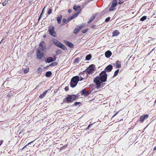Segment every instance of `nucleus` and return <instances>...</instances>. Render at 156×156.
Returning a JSON list of instances; mask_svg holds the SVG:
<instances>
[{
    "mask_svg": "<svg viewBox=\"0 0 156 156\" xmlns=\"http://www.w3.org/2000/svg\"><path fill=\"white\" fill-rule=\"evenodd\" d=\"M79 80V77L78 76H76L73 77L71 79L70 86L72 87H75L78 83Z\"/></svg>",
    "mask_w": 156,
    "mask_h": 156,
    "instance_id": "nucleus-1",
    "label": "nucleus"
},
{
    "mask_svg": "<svg viewBox=\"0 0 156 156\" xmlns=\"http://www.w3.org/2000/svg\"><path fill=\"white\" fill-rule=\"evenodd\" d=\"M94 82L97 85V87L99 88L103 87V83L100 79V77L98 76L94 78Z\"/></svg>",
    "mask_w": 156,
    "mask_h": 156,
    "instance_id": "nucleus-2",
    "label": "nucleus"
},
{
    "mask_svg": "<svg viewBox=\"0 0 156 156\" xmlns=\"http://www.w3.org/2000/svg\"><path fill=\"white\" fill-rule=\"evenodd\" d=\"M54 44L57 46L58 47L60 48L63 50H66V47L62 44L60 42L58 41V40L54 39L53 40Z\"/></svg>",
    "mask_w": 156,
    "mask_h": 156,
    "instance_id": "nucleus-3",
    "label": "nucleus"
},
{
    "mask_svg": "<svg viewBox=\"0 0 156 156\" xmlns=\"http://www.w3.org/2000/svg\"><path fill=\"white\" fill-rule=\"evenodd\" d=\"M100 79L102 82H105L106 81L107 78V74L105 71H102L100 74Z\"/></svg>",
    "mask_w": 156,
    "mask_h": 156,
    "instance_id": "nucleus-4",
    "label": "nucleus"
},
{
    "mask_svg": "<svg viewBox=\"0 0 156 156\" xmlns=\"http://www.w3.org/2000/svg\"><path fill=\"white\" fill-rule=\"evenodd\" d=\"M54 29V27L53 26H51L48 27V31L51 36L55 37L56 36V34Z\"/></svg>",
    "mask_w": 156,
    "mask_h": 156,
    "instance_id": "nucleus-5",
    "label": "nucleus"
},
{
    "mask_svg": "<svg viewBox=\"0 0 156 156\" xmlns=\"http://www.w3.org/2000/svg\"><path fill=\"white\" fill-rule=\"evenodd\" d=\"M94 70V69L92 65H90L88 67V68L86 69V71H85L84 72H86L87 75L90 74L92 73Z\"/></svg>",
    "mask_w": 156,
    "mask_h": 156,
    "instance_id": "nucleus-6",
    "label": "nucleus"
},
{
    "mask_svg": "<svg viewBox=\"0 0 156 156\" xmlns=\"http://www.w3.org/2000/svg\"><path fill=\"white\" fill-rule=\"evenodd\" d=\"M38 49L42 50L44 52L46 51L47 48L45 47V43L44 41H42L40 43Z\"/></svg>",
    "mask_w": 156,
    "mask_h": 156,
    "instance_id": "nucleus-7",
    "label": "nucleus"
},
{
    "mask_svg": "<svg viewBox=\"0 0 156 156\" xmlns=\"http://www.w3.org/2000/svg\"><path fill=\"white\" fill-rule=\"evenodd\" d=\"M42 50L40 49H37V58L38 59H41L43 56L44 52Z\"/></svg>",
    "mask_w": 156,
    "mask_h": 156,
    "instance_id": "nucleus-8",
    "label": "nucleus"
},
{
    "mask_svg": "<svg viewBox=\"0 0 156 156\" xmlns=\"http://www.w3.org/2000/svg\"><path fill=\"white\" fill-rule=\"evenodd\" d=\"M112 68V66L111 65H109L105 67L104 71H105V72H110L111 71Z\"/></svg>",
    "mask_w": 156,
    "mask_h": 156,
    "instance_id": "nucleus-9",
    "label": "nucleus"
},
{
    "mask_svg": "<svg viewBox=\"0 0 156 156\" xmlns=\"http://www.w3.org/2000/svg\"><path fill=\"white\" fill-rule=\"evenodd\" d=\"M148 117V115L146 114L144 115H142L140 117V121L142 122H143L144 121L147 119Z\"/></svg>",
    "mask_w": 156,
    "mask_h": 156,
    "instance_id": "nucleus-10",
    "label": "nucleus"
},
{
    "mask_svg": "<svg viewBox=\"0 0 156 156\" xmlns=\"http://www.w3.org/2000/svg\"><path fill=\"white\" fill-rule=\"evenodd\" d=\"M73 9L76 12H78V13H79L81 9H80V7L79 5H74L73 7Z\"/></svg>",
    "mask_w": 156,
    "mask_h": 156,
    "instance_id": "nucleus-11",
    "label": "nucleus"
},
{
    "mask_svg": "<svg viewBox=\"0 0 156 156\" xmlns=\"http://www.w3.org/2000/svg\"><path fill=\"white\" fill-rule=\"evenodd\" d=\"M65 44L68 46L70 48H73L74 46L71 43L68 41H65Z\"/></svg>",
    "mask_w": 156,
    "mask_h": 156,
    "instance_id": "nucleus-12",
    "label": "nucleus"
},
{
    "mask_svg": "<svg viewBox=\"0 0 156 156\" xmlns=\"http://www.w3.org/2000/svg\"><path fill=\"white\" fill-rule=\"evenodd\" d=\"M105 55L106 57L108 58L112 55V52L110 51H108L105 52Z\"/></svg>",
    "mask_w": 156,
    "mask_h": 156,
    "instance_id": "nucleus-13",
    "label": "nucleus"
},
{
    "mask_svg": "<svg viewBox=\"0 0 156 156\" xmlns=\"http://www.w3.org/2000/svg\"><path fill=\"white\" fill-rule=\"evenodd\" d=\"M119 32L117 30L114 31L112 32V36H117L119 34Z\"/></svg>",
    "mask_w": 156,
    "mask_h": 156,
    "instance_id": "nucleus-14",
    "label": "nucleus"
},
{
    "mask_svg": "<svg viewBox=\"0 0 156 156\" xmlns=\"http://www.w3.org/2000/svg\"><path fill=\"white\" fill-rule=\"evenodd\" d=\"M79 14V13H76L73 16H71L70 17H69V20L67 21L69 22L70 20H72L73 18H75Z\"/></svg>",
    "mask_w": 156,
    "mask_h": 156,
    "instance_id": "nucleus-15",
    "label": "nucleus"
},
{
    "mask_svg": "<svg viewBox=\"0 0 156 156\" xmlns=\"http://www.w3.org/2000/svg\"><path fill=\"white\" fill-rule=\"evenodd\" d=\"M117 1L116 0H114L112 2V5L111 6V8H113L115 7L117 5Z\"/></svg>",
    "mask_w": 156,
    "mask_h": 156,
    "instance_id": "nucleus-16",
    "label": "nucleus"
},
{
    "mask_svg": "<svg viewBox=\"0 0 156 156\" xmlns=\"http://www.w3.org/2000/svg\"><path fill=\"white\" fill-rule=\"evenodd\" d=\"M95 14L93 15L88 20L87 23H89L92 22L93 20L95 18Z\"/></svg>",
    "mask_w": 156,
    "mask_h": 156,
    "instance_id": "nucleus-17",
    "label": "nucleus"
},
{
    "mask_svg": "<svg viewBox=\"0 0 156 156\" xmlns=\"http://www.w3.org/2000/svg\"><path fill=\"white\" fill-rule=\"evenodd\" d=\"M48 90H46L45 91H44L42 94L39 96V97L40 98H44L45 96V95L46 94V93L48 92Z\"/></svg>",
    "mask_w": 156,
    "mask_h": 156,
    "instance_id": "nucleus-18",
    "label": "nucleus"
},
{
    "mask_svg": "<svg viewBox=\"0 0 156 156\" xmlns=\"http://www.w3.org/2000/svg\"><path fill=\"white\" fill-rule=\"evenodd\" d=\"M62 18V15H60V16H58L57 18V20L58 24H60L61 23Z\"/></svg>",
    "mask_w": 156,
    "mask_h": 156,
    "instance_id": "nucleus-19",
    "label": "nucleus"
},
{
    "mask_svg": "<svg viewBox=\"0 0 156 156\" xmlns=\"http://www.w3.org/2000/svg\"><path fill=\"white\" fill-rule=\"evenodd\" d=\"M54 61L53 58L51 57H49L47 58V61L48 62H53Z\"/></svg>",
    "mask_w": 156,
    "mask_h": 156,
    "instance_id": "nucleus-20",
    "label": "nucleus"
},
{
    "mask_svg": "<svg viewBox=\"0 0 156 156\" xmlns=\"http://www.w3.org/2000/svg\"><path fill=\"white\" fill-rule=\"evenodd\" d=\"M52 73L51 71H48L46 73L45 76L47 77H50Z\"/></svg>",
    "mask_w": 156,
    "mask_h": 156,
    "instance_id": "nucleus-21",
    "label": "nucleus"
},
{
    "mask_svg": "<svg viewBox=\"0 0 156 156\" xmlns=\"http://www.w3.org/2000/svg\"><path fill=\"white\" fill-rule=\"evenodd\" d=\"M72 101L75 100L76 98V95H70Z\"/></svg>",
    "mask_w": 156,
    "mask_h": 156,
    "instance_id": "nucleus-22",
    "label": "nucleus"
},
{
    "mask_svg": "<svg viewBox=\"0 0 156 156\" xmlns=\"http://www.w3.org/2000/svg\"><path fill=\"white\" fill-rule=\"evenodd\" d=\"M80 31V29H79L78 28L76 27L73 31V33L74 34H76Z\"/></svg>",
    "mask_w": 156,
    "mask_h": 156,
    "instance_id": "nucleus-23",
    "label": "nucleus"
},
{
    "mask_svg": "<svg viewBox=\"0 0 156 156\" xmlns=\"http://www.w3.org/2000/svg\"><path fill=\"white\" fill-rule=\"evenodd\" d=\"M116 63V66L117 68H119L121 67V64H120V62H119L118 61Z\"/></svg>",
    "mask_w": 156,
    "mask_h": 156,
    "instance_id": "nucleus-24",
    "label": "nucleus"
},
{
    "mask_svg": "<svg viewBox=\"0 0 156 156\" xmlns=\"http://www.w3.org/2000/svg\"><path fill=\"white\" fill-rule=\"evenodd\" d=\"M91 55H87V56H86V59L87 60H89L91 59Z\"/></svg>",
    "mask_w": 156,
    "mask_h": 156,
    "instance_id": "nucleus-25",
    "label": "nucleus"
},
{
    "mask_svg": "<svg viewBox=\"0 0 156 156\" xmlns=\"http://www.w3.org/2000/svg\"><path fill=\"white\" fill-rule=\"evenodd\" d=\"M69 19V18L67 20H66V19H63L62 20V22L63 23H64L63 24H66L68 23L69 22H68L67 21H68Z\"/></svg>",
    "mask_w": 156,
    "mask_h": 156,
    "instance_id": "nucleus-26",
    "label": "nucleus"
},
{
    "mask_svg": "<svg viewBox=\"0 0 156 156\" xmlns=\"http://www.w3.org/2000/svg\"><path fill=\"white\" fill-rule=\"evenodd\" d=\"M57 65V62H52L51 63L49 66H56Z\"/></svg>",
    "mask_w": 156,
    "mask_h": 156,
    "instance_id": "nucleus-27",
    "label": "nucleus"
},
{
    "mask_svg": "<svg viewBox=\"0 0 156 156\" xmlns=\"http://www.w3.org/2000/svg\"><path fill=\"white\" fill-rule=\"evenodd\" d=\"M71 99L70 95L66 98V100L68 102H71L72 101Z\"/></svg>",
    "mask_w": 156,
    "mask_h": 156,
    "instance_id": "nucleus-28",
    "label": "nucleus"
},
{
    "mask_svg": "<svg viewBox=\"0 0 156 156\" xmlns=\"http://www.w3.org/2000/svg\"><path fill=\"white\" fill-rule=\"evenodd\" d=\"M119 69H117V70H116L115 72L113 77L116 76L118 74V73H119Z\"/></svg>",
    "mask_w": 156,
    "mask_h": 156,
    "instance_id": "nucleus-29",
    "label": "nucleus"
},
{
    "mask_svg": "<svg viewBox=\"0 0 156 156\" xmlns=\"http://www.w3.org/2000/svg\"><path fill=\"white\" fill-rule=\"evenodd\" d=\"M8 0H5L2 3V4L3 6H5L8 3Z\"/></svg>",
    "mask_w": 156,
    "mask_h": 156,
    "instance_id": "nucleus-30",
    "label": "nucleus"
},
{
    "mask_svg": "<svg viewBox=\"0 0 156 156\" xmlns=\"http://www.w3.org/2000/svg\"><path fill=\"white\" fill-rule=\"evenodd\" d=\"M86 90V89H84L82 90V91H81V94L82 95H83V94L85 95V94Z\"/></svg>",
    "mask_w": 156,
    "mask_h": 156,
    "instance_id": "nucleus-31",
    "label": "nucleus"
},
{
    "mask_svg": "<svg viewBox=\"0 0 156 156\" xmlns=\"http://www.w3.org/2000/svg\"><path fill=\"white\" fill-rule=\"evenodd\" d=\"M147 18V16H144L142 17L140 19V20L144 21Z\"/></svg>",
    "mask_w": 156,
    "mask_h": 156,
    "instance_id": "nucleus-32",
    "label": "nucleus"
},
{
    "mask_svg": "<svg viewBox=\"0 0 156 156\" xmlns=\"http://www.w3.org/2000/svg\"><path fill=\"white\" fill-rule=\"evenodd\" d=\"M29 68H27L26 69H24V72L25 73H27L29 71Z\"/></svg>",
    "mask_w": 156,
    "mask_h": 156,
    "instance_id": "nucleus-33",
    "label": "nucleus"
},
{
    "mask_svg": "<svg viewBox=\"0 0 156 156\" xmlns=\"http://www.w3.org/2000/svg\"><path fill=\"white\" fill-rule=\"evenodd\" d=\"M41 69L40 67H39L37 70V72L38 73H39L41 72Z\"/></svg>",
    "mask_w": 156,
    "mask_h": 156,
    "instance_id": "nucleus-34",
    "label": "nucleus"
},
{
    "mask_svg": "<svg viewBox=\"0 0 156 156\" xmlns=\"http://www.w3.org/2000/svg\"><path fill=\"white\" fill-rule=\"evenodd\" d=\"M91 92V91L90 90H89L87 92L86 91V93H85V96H87L88 95V94H90Z\"/></svg>",
    "mask_w": 156,
    "mask_h": 156,
    "instance_id": "nucleus-35",
    "label": "nucleus"
},
{
    "mask_svg": "<svg viewBox=\"0 0 156 156\" xmlns=\"http://www.w3.org/2000/svg\"><path fill=\"white\" fill-rule=\"evenodd\" d=\"M52 10L51 9H49L48 10V15H49L50 14Z\"/></svg>",
    "mask_w": 156,
    "mask_h": 156,
    "instance_id": "nucleus-36",
    "label": "nucleus"
},
{
    "mask_svg": "<svg viewBox=\"0 0 156 156\" xmlns=\"http://www.w3.org/2000/svg\"><path fill=\"white\" fill-rule=\"evenodd\" d=\"M45 7L44 8V9H43V10H42V12H41V15H40V16H39V17L38 20H39L40 19V18H41V15H42V13H43V11H44V9H45Z\"/></svg>",
    "mask_w": 156,
    "mask_h": 156,
    "instance_id": "nucleus-37",
    "label": "nucleus"
},
{
    "mask_svg": "<svg viewBox=\"0 0 156 156\" xmlns=\"http://www.w3.org/2000/svg\"><path fill=\"white\" fill-rule=\"evenodd\" d=\"M83 27V25H81L79 27H78V26H77V27H78V29H80V30Z\"/></svg>",
    "mask_w": 156,
    "mask_h": 156,
    "instance_id": "nucleus-38",
    "label": "nucleus"
},
{
    "mask_svg": "<svg viewBox=\"0 0 156 156\" xmlns=\"http://www.w3.org/2000/svg\"><path fill=\"white\" fill-rule=\"evenodd\" d=\"M110 19V17H108L105 20V22H108Z\"/></svg>",
    "mask_w": 156,
    "mask_h": 156,
    "instance_id": "nucleus-39",
    "label": "nucleus"
},
{
    "mask_svg": "<svg viewBox=\"0 0 156 156\" xmlns=\"http://www.w3.org/2000/svg\"><path fill=\"white\" fill-rule=\"evenodd\" d=\"M65 90L66 91H67L69 90V87L68 86L66 87L65 88Z\"/></svg>",
    "mask_w": 156,
    "mask_h": 156,
    "instance_id": "nucleus-40",
    "label": "nucleus"
},
{
    "mask_svg": "<svg viewBox=\"0 0 156 156\" xmlns=\"http://www.w3.org/2000/svg\"><path fill=\"white\" fill-rule=\"evenodd\" d=\"M34 141V140H33V141H31V142L28 143L27 145H26L24 147H26L27 146L29 145L30 144L32 143Z\"/></svg>",
    "mask_w": 156,
    "mask_h": 156,
    "instance_id": "nucleus-41",
    "label": "nucleus"
},
{
    "mask_svg": "<svg viewBox=\"0 0 156 156\" xmlns=\"http://www.w3.org/2000/svg\"><path fill=\"white\" fill-rule=\"evenodd\" d=\"M87 30H88L87 29H85L84 30H82V32L83 33H85L87 32Z\"/></svg>",
    "mask_w": 156,
    "mask_h": 156,
    "instance_id": "nucleus-42",
    "label": "nucleus"
},
{
    "mask_svg": "<svg viewBox=\"0 0 156 156\" xmlns=\"http://www.w3.org/2000/svg\"><path fill=\"white\" fill-rule=\"evenodd\" d=\"M119 112V111L117 112L112 117H114Z\"/></svg>",
    "mask_w": 156,
    "mask_h": 156,
    "instance_id": "nucleus-43",
    "label": "nucleus"
},
{
    "mask_svg": "<svg viewBox=\"0 0 156 156\" xmlns=\"http://www.w3.org/2000/svg\"><path fill=\"white\" fill-rule=\"evenodd\" d=\"M113 9H112V8H109V11H113Z\"/></svg>",
    "mask_w": 156,
    "mask_h": 156,
    "instance_id": "nucleus-44",
    "label": "nucleus"
},
{
    "mask_svg": "<svg viewBox=\"0 0 156 156\" xmlns=\"http://www.w3.org/2000/svg\"><path fill=\"white\" fill-rule=\"evenodd\" d=\"M123 3V2H121V1H120V2H118V4H122Z\"/></svg>",
    "mask_w": 156,
    "mask_h": 156,
    "instance_id": "nucleus-45",
    "label": "nucleus"
},
{
    "mask_svg": "<svg viewBox=\"0 0 156 156\" xmlns=\"http://www.w3.org/2000/svg\"><path fill=\"white\" fill-rule=\"evenodd\" d=\"M71 11H72V10H71V9H69L68 10V12H69V13L71 12Z\"/></svg>",
    "mask_w": 156,
    "mask_h": 156,
    "instance_id": "nucleus-46",
    "label": "nucleus"
},
{
    "mask_svg": "<svg viewBox=\"0 0 156 156\" xmlns=\"http://www.w3.org/2000/svg\"><path fill=\"white\" fill-rule=\"evenodd\" d=\"M92 124H90V125H89L87 127V128L86 129H88L89 128H90V126L92 125Z\"/></svg>",
    "mask_w": 156,
    "mask_h": 156,
    "instance_id": "nucleus-47",
    "label": "nucleus"
},
{
    "mask_svg": "<svg viewBox=\"0 0 156 156\" xmlns=\"http://www.w3.org/2000/svg\"><path fill=\"white\" fill-rule=\"evenodd\" d=\"M79 103H80V102H76V103H75V105H77Z\"/></svg>",
    "mask_w": 156,
    "mask_h": 156,
    "instance_id": "nucleus-48",
    "label": "nucleus"
},
{
    "mask_svg": "<svg viewBox=\"0 0 156 156\" xmlns=\"http://www.w3.org/2000/svg\"><path fill=\"white\" fill-rule=\"evenodd\" d=\"M153 150L154 151H155V150H156V146L154 147V149H153Z\"/></svg>",
    "mask_w": 156,
    "mask_h": 156,
    "instance_id": "nucleus-49",
    "label": "nucleus"
},
{
    "mask_svg": "<svg viewBox=\"0 0 156 156\" xmlns=\"http://www.w3.org/2000/svg\"><path fill=\"white\" fill-rule=\"evenodd\" d=\"M83 78H82V77H81L80 79V80L81 81V80H83Z\"/></svg>",
    "mask_w": 156,
    "mask_h": 156,
    "instance_id": "nucleus-50",
    "label": "nucleus"
},
{
    "mask_svg": "<svg viewBox=\"0 0 156 156\" xmlns=\"http://www.w3.org/2000/svg\"><path fill=\"white\" fill-rule=\"evenodd\" d=\"M2 141L1 143L0 142V146L2 144Z\"/></svg>",
    "mask_w": 156,
    "mask_h": 156,
    "instance_id": "nucleus-51",
    "label": "nucleus"
},
{
    "mask_svg": "<svg viewBox=\"0 0 156 156\" xmlns=\"http://www.w3.org/2000/svg\"><path fill=\"white\" fill-rule=\"evenodd\" d=\"M57 54L58 55V54H57V53H58V51H57L56 52Z\"/></svg>",
    "mask_w": 156,
    "mask_h": 156,
    "instance_id": "nucleus-52",
    "label": "nucleus"
},
{
    "mask_svg": "<svg viewBox=\"0 0 156 156\" xmlns=\"http://www.w3.org/2000/svg\"><path fill=\"white\" fill-rule=\"evenodd\" d=\"M57 54L58 55V54H57V53H58V51H57L56 52Z\"/></svg>",
    "mask_w": 156,
    "mask_h": 156,
    "instance_id": "nucleus-53",
    "label": "nucleus"
},
{
    "mask_svg": "<svg viewBox=\"0 0 156 156\" xmlns=\"http://www.w3.org/2000/svg\"><path fill=\"white\" fill-rule=\"evenodd\" d=\"M93 26H94V25H93V26H92V27H93Z\"/></svg>",
    "mask_w": 156,
    "mask_h": 156,
    "instance_id": "nucleus-54",
    "label": "nucleus"
},
{
    "mask_svg": "<svg viewBox=\"0 0 156 156\" xmlns=\"http://www.w3.org/2000/svg\"><path fill=\"white\" fill-rule=\"evenodd\" d=\"M93 26H94V25H93V26H92V27H93Z\"/></svg>",
    "mask_w": 156,
    "mask_h": 156,
    "instance_id": "nucleus-55",
    "label": "nucleus"
},
{
    "mask_svg": "<svg viewBox=\"0 0 156 156\" xmlns=\"http://www.w3.org/2000/svg\"><path fill=\"white\" fill-rule=\"evenodd\" d=\"M45 37V36L44 35V37Z\"/></svg>",
    "mask_w": 156,
    "mask_h": 156,
    "instance_id": "nucleus-56",
    "label": "nucleus"
},
{
    "mask_svg": "<svg viewBox=\"0 0 156 156\" xmlns=\"http://www.w3.org/2000/svg\"><path fill=\"white\" fill-rule=\"evenodd\" d=\"M39 85H37V87H38V86Z\"/></svg>",
    "mask_w": 156,
    "mask_h": 156,
    "instance_id": "nucleus-57",
    "label": "nucleus"
}]
</instances>
